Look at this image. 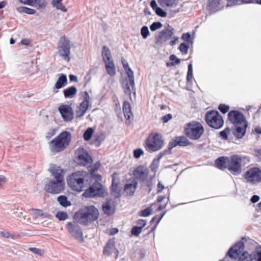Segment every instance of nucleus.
I'll use <instances>...</instances> for the list:
<instances>
[{"label": "nucleus", "mask_w": 261, "mask_h": 261, "mask_svg": "<svg viewBox=\"0 0 261 261\" xmlns=\"http://www.w3.org/2000/svg\"><path fill=\"white\" fill-rule=\"evenodd\" d=\"M243 249V243L238 242L229 249L226 256L221 261H227L228 259L227 256L232 259L239 258L237 261H261L260 247L256 248L250 254L246 252H244L241 254Z\"/></svg>", "instance_id": "obj_1"}, {"label": "nucleus", "mask_w": 261, "mask_h": 261, "mask_svg": "<svg viewBox=\"0 0 261 261\" xmlns=\"http://www.w3.org/2000/svg\"><path fill=\"white\" fill-rule=\"evenodd\" d=\"M71 141V133L67 131L62 132L48 143L49 150L54 154L62 152L69 145Z\"/></svg>", "instance_id": "obj_2"}, {"label": "nucleus", "mask_w": 261, "mask_h": 261, "mask_svg": "<svg viewBox=\"0 0 261 261\" xmlns=\"http://www.w3.org/2000/svg\"><path fill=\"white\" fill-rule=\"evenodd\" d=\"M98 211L94 206H89L86 209L76 212L74 216V221L81 224L87 223L96 220L98 217Z\"/></svg>", "instance_id": "obj_3"}, {"label": "nucleus", "mask_w": 261, "mask_h": 261, "mask_svg": "<svg viewBox=\"0 0 261 261\" xmlns=\"http://www.w3.org/2000/svg\"><path fill=\"white\" fill-rule=\"evenodd\" d=\"M244 159L249 162L250 159L248 156L241 157L239 155L231 156L227 161V169L234 175H239L241 173V161Z\"/></svg>", "instance_id": "obj_4"}, {"label": "nucleus", "mask_w": 261, "mask_h": 261, "mask_svg": "<svg viewBox=\"0 0 261 261\" xmlns=\"http://www.w3.org/2000/svg\"><path fill=\"white\" fill-rule=\"evenodd\" d=\"M204 132L201 124L198 122H191L187 125L185 128L186 135L192 140H197L202 135Z\"/></svg>", "instance_id": "obj_5"}, {"label": "nucleus", "mask_w": 261, "mask_h": 261, "mask_svg": "<svg viewBox=\"0 0 261 261\" xmlns=\"http://www.w3.org/2000/svg\"><path fill=\"white\" fill-rule=\"evenodd\" d=\"M96 180L90 187L86 188L83 195L86 197H93L95 196L105 197L107 195V190L102 185Z\"/></svg>", "instance_id": "obj_6"}, {"label": "nucleus", "mask_w": 261, "mask_h": 261, "mask_svg": "<svg viewBox=\"0 0 261 261\" xmlns=\"http://www.w3.org/2000/svg\"><path fill=\"white\" fill-rule=\"evenodd\" d=\"M70 41L65 37L60 38L58 45V54L63 59L69 62L70 60Z\"/></svg>", "instance_id": "obj_7"}, {"label": "nucleus", "mask_w": 261, "mask_h": 261, "mask_svg": "<svg viewBox=\"0 0 261 261\" xmlns=\"http://www.w3.org/2000/svg\"><path fill=\"white\" fill-rule=\"evenodd\" d=\"M164 141L162 136L156 133L149 136L146 141V148L149 151H156L162 148Z\"/></svg>", "instance_id": "obj_8"}, {"label": "nucleus", "mask_w": 261, "mask_h": 261, "mask_svg": "<svg viewBox=\"0 0 261 261\" xmlns=\"http://www.w3.org/2000/svg\"><path fill=\"white\" fill-rule=\"evenodd\" d=\"M205 121L210 126L216 129L221 128L224 123L222 116L216 111L207 112L205 115Z\"/></svg>", "instance_id": "obj_9"}, {"label": "nucleus", "mask_w": 261, "mask_h": 261, "mask_svg": "<svg viewBox=\"0 0 261 261\" xmlns=\"http://www.w3.org/2000/svg\"><path fill=\"white\" fill-rule=\"evenodd\" d=\"M69 233L71 236L76 240L80 243H83L84 241L83 232L81 228L80 227L77 222L74 221L68 222L66 226Z\"/></svg>", "instance_id": "obj_10"}, {"label": "nucleus", "mask_w": 261, "mask_h": 261, "mask_svg": "<svg viewBox=\"0 0 261 261\" xmlns=\"http://www.w3.org/2000/svg\"><path fill=\"white\" fill-rule=\"evenodd\" d=\"M65 187L64 180H48L45 185L44 190L50 194H57L63 191Z\"/></svg>", "instance_id": "obj_11"}, {"label": "nucleus", "mask_w": 261, "mask_h": 261, "mask_svg": "<svg viewBox=\"0 0 261 261\" xmlns=\"http://www.w3.org/2000/svg\"><path fill=\"white\" fill-rule=\"evenodd\" d=\"M77 163L81 166H90L92 163V158L83 148H79L75 152Z\"/></svg>", "instance_id": "obj_12"}, {"label": "nucleus", "mask_w": 261, "mask_h": 261, "mask_svg": "<svg viewBox=\"0 0 261 261\" xmlns=\"http://www.w3.org/2000/svg\"><path fill=\"white\" fill-rule=\"evenodd\" d=\"M174 34V29L170 25L163 29L159 32L158 34L155 36V42L158 45L162 44L164 42L169 40Z\"/></svg>", "instance_id": "obj_13"}, {"label": "nucleus", "mask_w": 261, "mask_h": 261, "mask_svg": "<svg viewBox=\"0 0 261 261\" xmlns=\"http://www.w3.org/2000/svg\"><path fill=\"white\" fill-rule=\"evenodd\" d=\"M228 118L234 126L238 125H247V122L245 120L244 115L238 111H230L228 114Z\"/></svg>", "instance_id": "obj_14"}, {"label": "nucleus", "mask_w": 261, "mask_h": 261, "mask_svg": "<svg viewBox=\"0 0 261 261\" xmlns=\"http://www.w3.org/2000/svg\"><path fill=\"white\" fill-rule=\"evenodd\" d=\"M48 171L54 176L55 179H63L66 174V170L60 166L50 164Z\"/></svg>", "instance_id": "obj_15"}, {"label": "nucleus", "mask_w": 261, "mask_h": 261, "mask_svg": "<svg viewBox=\"0 0 261 261\" xmlns=\"http://www.w3.org/2000/svg\"><path fill=\"white\" fill-rule=\"evenodd\" d=\"M62 118L65 121H70L74 118L73 110L70 106L62 105L59 107Z\"/></svg>", "instance_id": "obj_16"}, {"label": "nucleus", "mask_w": 261, "mask_h": 261, "mask_svg": "<svg viewBox=\"0 0 261 261\" xmlns=\"http://www.w3.org/2000/svg\"><path fill=\"white\" fill-rule=\"evenodd\" d=\"M148 173L149 170L146 166H138L133 171L134 179H145L147 177Z\"/></svg>", "instance_id": "obj_17"}, {"label": "nucleus", "mask_w": 261, "mask_h": 261, "mask_svg": "<svg viewBox=\"0 0 261 261\" xmlns=\"http://www.w3.org/2000/svg\"><path fill=\"white\" fill-rule=\"evenodd\" d=\"M89 180H68V185L70 188L77 191L86 190L90 185Z\"/></svg>", "instance_id": "obj_18"}, {"label": "nucleus", "mask_w": 261, "mask_h": 261, "mask_svg": "<svg viewBox=\"0 0 261 261\" xmlns=\"http://www.w3.org/2000/svg\"><path fill=\"white\" fill-rule=\"evenodd\" d=\"M190 144L189 141L185 137H176L175 139L169 142L168 148L169 154L170 153L171 149L178 145L180 146H186Z\"/></svg>", "instance_id": "obj_19"}, {"label": "nucleus", "mask_w": 261, "mask_h": 261, "mask_svg": "<svg viewBox=\"0 0 261 261\" xmlns=\"http://www.w3.org/2000/svg\"><path fill=\"white\" fill-rule=\"evenodd\" d=\"M222 0H207V10L213 13L220 10Z\"/></svg>", "instance_id": "obj_20"}, {"label": "nucleus", "mask_w": 261, "mask_h": 261, "mask_svg": "<svg viewBox=\"0 0 261 261\" xmlns=\"http://www.w3.org/2000/svg\"><path fill=\"white\" fill-rule=\"evenodd\" d=\"M246 177L251 179H261V170L257 167L251 168L246 172Z\"/></svg>", "instance_id": "obj_21"}, {"label": "nucleus", "mask_w": 261, "mask_h": 261, "mask_svg": "<svg viewBox=\"0 0 261 261\" xmlns=\"http://www.w3.org/2000/svg\"><path fill=\"white\" fill-rule=\"evenodd\" d=\"M102 210L104 213L108 216L113 215L114 213L115 209L111 199H107L105 203L102 205Z\"/></svg>", "instance_id": "obj_22"}, {"label": "nucleus", "mask_w": 261, "mask_h": 261, "mask_svg": "<svg viewBox=\"0 0 261 261\" xmlns=\"http://www.w3.org/2000/svg\"><path fill=\"white\" fill-rule=\"evenodd\" d=\"M116 181L117 180H112L111 193L115 198H119L121 196V192L123 187Z\"/></svg>", "instance_id": "obj_23"}, {"label": "nucleus", "mask_w": 261, "mask_h": 261, "mask_svg": "<svg viewBox=\"0 0 261 261\" xmlns=\"http://www.w3.org/2000/svg\"><path fill=\"white\" fill-rule=\"evenodd\" d=\"M167 154H169V150H164L158 155L156 158L153 160L151 165L150 166V169L152 171L155 172L156 171L158 168L160 159L162 158V156Z\"/></svg>", "instance_id": "obj_24"}, {"label": "nucleus", "mask_w": 261, "mask_h": 261, "mask_svg": "<svg viewBox=\"0 0 261 261\" xmlns=\"http://www.w3.org/2000/svg\"><path fill=\"white\" fill-rule=\"evenodd\" d=\"M83 97V100L80 103V106L78 107V108H80L86 112L89 107L90 106V97L89 94L86 91L84 92Z\"/></svg>", "instance_id": "obj_25"}, {"label": "nucleus", "mask_w": 261, "mask_h": 261, "mask_svg": "<svg viewBox=\"0 0 261 261\" xmlns=\"http://www.w3.org/2000/svg\"><path fill=\"white\" fill-rule=\"evenodd\" d=\"M67 83V76L64 74H61L58 79L55 85V89H59L64 87Z\"/></svg>", "instance_id": "obj_26"}, {"label": "nucleus", "mask_w": 261, "mask_h": 261, "mask_svg": "<svg viewBox=\"0 0 261 261\" xmlns=\"http://www.w3.org/2000/svg\"><path fill=\"white\" fill-rule=\"evenodd\" d=\"M228 159V158L224 156L218 158L215 161L216 167L220 169L227 168V161Z\"/></svg>", "instance_id": "obj_27"}, {"label": "nucleus", "mask_w": 261, "mask_h": 261, "mask_svg": "<svg viewBox=\"0 0 261 261\" xmlns=\"http://www.w3.org/2000/svg\"><path fill=\"white\" fill-rule=\"evenodd\" d=\"M123 112L125 118L127 120H129L133 116L130 103L127 101L123 102Z\"/></svg>", "instance_id": "obj_28"}, {"label": "nucleus", "mask_w": 261, "mask_h": 261, "mask_svg": "<svg viewBox=\"0 0 261 261\" xmlns=\"http://www.w3.org/2000/svg\"><path fill=\"white\" fill-rule=\"evenodd\" d=\"M114 243L115 241L113 239L110 240L108 241L103 250L104 254L108 255L115 251Z\"/></svg>", "instance_id": "obj_29"}, {"label": "nucleus", "mask_w": 261, "mask_h": 261, "mask_svg": "<svg viewBox=\"0 0 261 261\" xmlns=\"http://www.w3.org/2000/svg\"><path fill=\"white\" fill-rule=\"evenodd\" d=\"M247 125L243 126L242 125H234L235 130L233 134L238 138H242L245 135L246 129Z\"/></svg>", "instance_id": "obj_30"}, {"label": "nucleus", "mask_w": 261, "mask_h": 261, "mask_svg": "<svg viewBox=\"0 0 261 261\" xmlns=\"http://www.w3.org/2000/svg\"><path fill=\"white\" fill-rule=\"evenodd\" d=\"M88 174L86 172L79 171L69 175L66 179H84V177Z\"/></svg>", "instance_id": "obj_31"}, {"label": "nucleus", "mask_w": 261, "mask_h": 261, "mask_svg": "<svg viewBox=\"0 0 261 261\" xmlns=\"http://www.w3.org/2000/svg\"><path fill=\"white\" fill-rule=\"evenodd\" d=\"M27 3L37 9H41L45 6L44 0H27Z\"/></svg>", "instance_id": "obj_32"}, {"label": "nucleus", "mask_w": 261, "mask_h": 261, "mask_svg": "<svg viewBox=\"0 0 261 261\" xmlns=\"http://www.w3.org/2000/svg\"><path fill=\"white\" fill-rule=\"evenodd\" d=\"M64 96L66 98H73L77 93V89L74 86L70 87L63 91Z\"/></svg>", "instance_id": "obj_33"}, {"label": "nucleus", "mask_w": 261, "mask_h": 261, "mask_svg": "<svg viewBox=\"0 0 261 261\" xmlns=\"http://www.w3.org/2000/svg\"><path fill=\"white\" fill-rule=\"evenodd\" d=\"M102 56L105 63L113 61L111 51L106 46H104L102 48Z\"/></svg>", "instance_id": "obj_34"}, {"label": "nucleus", "mask_w": 261, "mask_h": 261, "mask_svg": "<svg viewBox=\"0 0 261 261\" xmlns=\"http://www.w3.org/2000/svg\"><path fill=\"white\" fill-rule=\"evenodd\" d=\"M137 186V183L136 181L132 184H127L125 185L124 191L127 195H132L136 190Z\"/></svg>", "instance_id": "obj_35"}, {"label": "nucleus", "mask_w": 261, "mask_h": 261, "mask_svg": "<svg viewBox=\"0 0 261 261\" xmlns=\"http://www.w3.org/2000/svg\"><path fill=\"white\" fill-rule=\"evenodd\" d=\"M158 2L162 7H174L177 3V0H158Z\"/></svg>", "instance_id": "obj_36"}, {"label": "nucleus", "mask_w": 261, "mask_h": 261, "mask_svg": "<svg viewBox=\"0 0 261 261\" xmlns=\"http://www.w3.org/2000/svg\"><path fill=\"white\" fill-rule=\"evenodd\" d=\"M107 73L111 76H114L115 73V67L113 61L105 63Z\"/></svg>", "instance_id": "obj_37"}, {"label": "nucleus", "mask_w": 261, "mask_h": 261, "mask_svg": "<svg viewBox=\"0 0 261 261\" xmlns=\"http://www.w3.org/2000/svg\"><path fill=\"white\" fill-rule=\"evenodd\" d=\"M100 164L99 162H97L95 164H94V165L89 169V171L90 173L91 178H93L95 176H96L98 177V178L97 179H100L101 178V175L95 174V172L98 170L100 167Z\"/></svg>", "instance_id": "obj_38"}, {"label": "nucleus", "mask_w": 261, "mask_h": 261, "mask_svg": "<svg viewBox=\"0 0 261 261\" xmlns=\"http://www.w3.org/2000/svg\"><path fill=\"white\" fill-rule=\"evenodd\" d=\"M33 215L35 218L42 217L43 218H48L49 215L47 213H44L42 210L38 209H32Z\"/></svg>", "instance_id": "obj_39"}, {"label": "nucleus", "mask_w": 261, "mask_h": 261, "mask_svg": "<svg viewBox=\"0 0 261 261\" xmlns=\"http://www.w3.org/2000/svg\"><path fill=\"white\" fill-rule=\"evenodd\" d=\"M59 203L64 207H67L71 205V203L68 200L67 198L65 196H60L58 198Z\"/></svg>", "instance_id": "obj_40"}, {"label": "nucleus", "mask_w": 261, "mask_h": 261, "mask_svg": "<svg viewBox=\"0 0 261 261\" xmlns=\"http://www.w3.org/2000/svg\"><path fill=\"white\" fill-rule=\"evenodd\" d=\"M125 72L128 77L129 85L132 86V88L133 89L135 87L134 72L130 68L126 70Z\"/></svg>", "instance_id": "obj_41"}, {"label": "nucleus", "mask_w": 261, "mask_h": 261, "mask_svg": "<svg viewBox=\"0 0 261 261\" xmlns=\"http://www.w3.org/2000/svg\"><path fill=\"white\" fill-rule=\"evenodd\" d=\"M17 11L20 13H25L29 14H34L36 12L35 10L25 7L18 8Z\"/></svg>", "instance_id": "obj_42"}, {"label": "nucleus", "mask_w": 261, "mask_h": 261, "mask_svg": "<svg viewBox=\"0 0 261 261\" xmlns=\"http://www.w3.org/2000/svg\"><path fill=\"white\" fill-rule=\"evenodd\" d=\"M93 130L92 128H88L84 133L83 137L85 140H90L92 136Z\"/></svg>", "instance_id": "obj_43"}, {"label": "nucleus", "mask_w": 261, "mask_h": 261, "mask_svg": "<svg viewBox=\"0 0 261 261\" xmlns=\"http://www.w3.org/2000/svg\"><path fill=\"white\" fill-rule=\"evenodd\" d=\"M141 34L143 39H146L150 34L148 28L146 26H143L141 30Z\"/></svg>", "instance_id": "obj_44"}, {"label": "nucleus", "mask_w": 261, "mask_h": 261, "mask_svg": "<svg viewBox=\"0 0 261 261\" xmlns=\"http://www.w3.org/2000/svg\"><path fill=\"white\" fill-rule=\"evenodd\" d=\"M56 216L59 219V220H65L68 218V217L67 213L63 212H58Z\"/></svg>", "instance_id": "obj_45"}, {"label": "nucleus", "mask_w": 261, "mask_h": 261, "mask_svg": "<svg viewBox=\"0 0 261 261\" xmlns=\"http://www.w3.org/2000/svg\"><path fill=\"white\" fill-rule=\"evenodd\" d=\"M162 27V24L160 22H154L150 26L151 31H155L160 29Z\"/></svg>", "instance_id": "obj_46"}, {"label": "nucleus", "mask_w": 261, "mask_h": 261, "mask_svg": "<svg viewBox=\"0 0 261 261\" xmlns=\"http://www.w3.org/2000/svg\"><path fill=\"white\" fill-rule=\"evenodd\" d=\"M52 5L54 7H56L57 9L61 10V11L65 12H67V9L65 6L63 5L62 3L53 4Z\"/></svg>", "instance_id": "obj_47"}, {"label": "nucleus", "mask_w": 261, "mask_h": 261, "mask_svg": "<svg viewBox=\"0 0 261 261\" xmlns=\"http://www.w3.org/2000/svg\"><path fill=\"white\" fill-rule=\"evenodd\" d=\"M193 69H192V65L190 64L188 66V70L187 73V81L190 82L192 79L193 76Z\"/></svg>", "instance_id": "obj_48"}, {"label": "nucleus", "mask_w": 261, "mask_h": 261, "mask_svg": "<svg viewBox=\"0 0 261 261\" xmlns=\"http://www.w3.org/2000/svg\"><path fill=\"white\" fill-rule=\"evenodd\" d=\"M134 156L136 159L139 158L141 155L143 154L144 151L141 148H138L134 150Z\"/></svg>", "instance_id": "obj_49"}, {"label": "nucleus", "mask_w": 261, "mask_h": 261, "mask_svg": "<svg viewBox=\"0 0 261 261\" xmlns=\"http://www.w3.org/2000/svg\"><path fill=\"white\" fill-rule=\"evenodd\" d=\"M29 250L33 252L36 254H38L39 255H42L44 253V251L43 250L37 248H29Z\"/></svg>", "instance_id": "obj_50"}, {"label": "nucleus", "mask_w": 261, "mask_h": 261, "mask_svg": "<svg viewBox=\"0 0 261 261\" xmlns=\"http://www.w3.org/2000/svg\"><path fill=\"white\" fill-rule=\"evenodd\" d=\"M151 212L152 209L150 207H148L142 211L140 215L143 217H147L151 214Z\"/></svg>", "instance_id": "obj_51"}, {"label": "nucleus", "mask_w": 261, "mask_h": 261, "mask_svg": "<svg viewBox=\"0 0 261 261\" xmlns=\"http://www.w3.org/2000/svg\"><path fill=\"white\" fill-rule=\"evenodd\" d=\"M142 229L141 227L135 226L132 228L131 232L133 235L138 236L141 233Z\"/></svg>", "instance_id": "obj_52"}, {"label": "nucleus", "mask_w": 261, "mask_h": 261, "mask_svg": "<svg viewBox=\"0 0 261 261\" xmlns=\"http://www.w3.org/2000/svg\"><path fill=\"white\" fill-rule=\"evenodd\" d=\"M0 237H3V238H6V239H8V238H11L13 239H14V237L13 235L11 234L8 231H0Z\"/></svg>", "instance_id": "obj_53"}, {"label": "nucleus", "mask_w": 261, "mask_h": 261, "mask_svg": "<svg viewBox=\"0 0 261 261\" xmlns=\"http://www.w3.org/2000/svg\"><path fill=\"white\" fill-rule=\"evenodd\" d=\"M189 45L186 44L185 43H181L179 47V49L180 50V51L185 54L187 53Z\"/></svg>", "instance_id": "obj_54"}, {"label": "nucleus", "mask_w": 261, "mask_h": 261, "mask_svg": "<svg viewBox=\"0 0 261 261\" xmlns=\"http://www.w3.org/2000/svg\"><path fill=\"white\" fill-rule=\"evenodd\" d=\"M229 107L228 106L225 104H220L219 106V110L223 114L226 113L229 110Z\"/></svg>", "instance_id": "obj_55"}, {"label": "nucleus", "mask_w": 261, "mask_h": 261, "mask_svg": "<svg viewBox=\"0 0 261 261\" xmlns=\"http://www.w3.org/2000/svg\"><path fill=\"white\" fill-rule=\"evenodd\" d=\"M133 90H134V89H132V86L129 85V83L128 82L125 85V87L124 88V92L126 94L130 95L131 91Z\"/></svg>", "instance_id": "obj_56"}, {"label": "nucleus", "mask_w": 261, "mask_h": 261, "mask_svg": "<svg viewBox=\"0 0 261 261\" xmlns=\"http://www.w3.org/2000/svg\"><path fill=\"white\" fill-rule=\"evenodd\" d=\"M155 13L161 17H165L167 16V13L164 11L161 8L159 7L155 11Z\"/></svg>", "instance_id": "obj_57"}, {"label": "nucleus", "mask_w": 261, "mask_h": 261, "mask_svg": "<svg viewBox=\"0 0 261 261\" xmlns=\"http://www.w3.org/2000/svg\"><path fill=\"white\" fill-rule=\"evenodd\" d=\"M230 129L228 128H226L224 130L221 131L220 133V135L221 138L224 140L227 139V134L229 132Z\"/></svg>", "instance_id": "obj_58"}, {"label": "nucleus", "mask_w": 261, "mask_h": 261, "mask_svg": "<svg viewBox=\"0 0 261 261\" xmlns=\"http://www.w3.org/2000/svg\"><path fill=\"white\" fill-rule=\"evenodd\" d=\"M86 112L80 109V108H78V110L77 111H76V112H75V114H76V118H80L82 116H83L85 113Z\"/></svg>", "instance_id": "obj_59"}, {"label": "nucleus", "mask_w": 261, "mask_h": 261, "mask_svg": "<svg viewBox=\"0 0 261 261\" xmlns=\"http://www.w3.org/2000/svg\"><path fill=\"white\" fill-rule=\"evenodd\" d=\"M170 60L173 62L175 64H179L180 62V60L179 59L177 58L176 56L174 55H172L169 57Z\"/></svg>", "instance_id": "obj_60"}, {"label": "nucleus", "mask_w": 261, "mask_h": 261, "mask_svg": "<svg viewBox=\"0 0 261 261\" xmlns=\"http://www.w3.org/2000/svg\"><path fill=\"white\" fill-rule=\"evenodd\" d=\"M172 115L170 114H167L163 117V120L164 123H167L172 118Z\"/></svg>", "instance_id": "obj_61"}, {"label": "nucleus", "mask_w": 261, "mask_h": 261, "mask_svg": "<svg viewBox=\"0 0 261 261\" xmlns=\"http://www.w3.org/2000/svg\"><path fill=\"white\" fill-rule=\"evenodd\" d=\"M191 38V35L189 33H187L183 34L181 38L187 41H188Z\"/></svg>", "instance_id": "obj_62"}, {"label": "nucleus", "mask_w": 261, "mask_h": 261, "mask_svg": "<svg viewBox=\"0 0 261 261\" xmlns=\"http://www.w3.org/2000/svg\"><path fill=\"white\" fill-rule=\"evenodd\" d=\"M150 5L151 7V8H152V9L154 11H155L156 10V9H158V8H159L158 7V5H157V4H156L155 1H154V0H152L151 1Z\"/></svg>", "instance_id": "obj_63"}, {"label": "nucleus", "mask_w": 261, "mask_h": 261, "mask_svg": "<svg viewBox=\"0 0 261 261\" xmlns=\"http://www.w3.org/2000/svg\"><path fill=\"white\" fill-rule=\"evenodd\" d=\"M137 224L140 225L139 227L142 228L146 225V221L144 220L140 219L138 221Z\"/></svg>", "instance_id": "obj_64"}]
</instances>
